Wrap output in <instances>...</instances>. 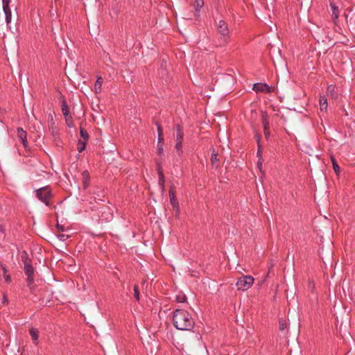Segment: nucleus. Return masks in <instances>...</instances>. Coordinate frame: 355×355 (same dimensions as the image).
<instances>
[{"instance_id": "c03bdc74", "label": "nucleus", "mask_w": 355, "mask_h": 355, "mask_svg": "<svg viewBox=\"0 0 355 355\" xmlns=\"http://www.w3.org/2000/svg\"><path fill=\"white\" fill-rule=\"evenodd\" d=\"M60 240L64 241L65 240V235L64 234H60L58 236Z\"/></svg>"}, {"instance_id": "a18cd8bd", "label": "nucleus", "mask_w": 355, "mask_h": 355, "mask_svg": "<svg viewBox=\"0 0 355 355\" xmlns=\"http://www.w3.org/2000/svg\"><path fill=\"white\" fill-rule=\"evenodd\" d=\"M331 87H332V86H331V85H330L329 87H328V89H329V90H332Z\"/></svg>"}, {"instance_id": "c85d7f7f", "label": "nucleus", "mask_w": 355, "mask_h": 355, "mask_svg": "<svg viewBox=\"0 0 355 355\" xmlns=\"http://www.w3.org/2000/svg\"><path fill=\"white\" fill-rule=\"evenodd\" d=\"M157 153L161 155L164 153V148H163V144H157Z\"/></svg>"}, {"instance_id": "58836bf2", "label": "nucleus", "mask_w": 355, "mask_h": 355, "mask_svg": "<svg viewBox=\"0 0 355 355\" xmlns=\"http://www.w3.org/2000/svg\"><path fill=\"white\" fill-rule=\"evenodd\" d=\"M279 328L281 330H284L285 328V324L284 323L283 320L279 322Z\"/></svg>"}, {"instance_id": "ea45409f", "label": "nucleus", "mask_w": 355, "mask_h": 355, "mask_svg": "<svg viewBox=\"0 0 355 355\" xmlns=\"http://www.w3.org/2000/svg\"><path fill=\"white\" fill-rule=\"evenodd\" d=\"M112 218V214L109 213L107 214V216L105 217V220H110Z\"/></svg>"}, {"instance_id": "2eb2a0df", "label": "nucleus", "mask_w": 355, "mask_h": 355, "mask_svg": "<svg viewBox=\"0 0 355 355\" xmlns=\"http://www.w3.org/2000/svg\"><path fill=\"white\" fill-rule=\"evenodd\" d=\"M103 83V79L101 77L97 78L94 85V90L96 93H100Z\"/></svg>"}, {"instance_id": "c9c22d12", "label": "nucleus", "mask_w": 355, "mask_h": 355, "mask_svg": "<svg viewBox=\"0 0 355 355\" xmlns=\"http://www.w3.org/2000/svg\"><path fill=\"white\" fill-rule=\"evenodd\" d=\"M261 166H262V159L261 158H259L257 162V167L259 168V169L260 171L261 170Z\"/></svg>"}, {"instance_id": "ddd939ff", "label": "nucleus", "mask_w": 355, "mask_h": 355, "mask_svg": "<svg viewBox=\"0 0 355 355\" xmlns=\"http://www.w3.org/2000/svg\"><path fill=\"white\" fill-rule=\"evenodd\" d=\"M157 170L159 173V185L161 189L163 190L164 188V175L163 172L161 170V167L159 165L157 166Z\"/></svg>"}, {"instance_id": "49530a36", "label": "nucleus", "mask_w": 355, "mask_h": 355, "mask_svg": "<svg viewBox=\"0 0 355 355\" xmlns=\"http://www.w3.org/2000/svg\"><path fill=\"white\" fill-rule=\"evenodd\" d=\"M331 87H332V86H331V85H330L329 87H328V89H329V90H332Z\"/></svg>"}, {"instance_id": "c756f323", "label": "nucleus", "mask_w": 355, "mask_h": 355, "mask_svg": "<svg viewBox=\"0 0 355 355\" xmlns=\"http://www.w3.org/2000/svg\"><path fill=\"white\" fill-rule=\"evenodd\" d=\"M134 295H135V297L136 298V300L137 301H139V291L137 286H136L134 287Z\"/></svg>"}, {"instance_id": "39448f33", "label": "nucleus", "mask_w": 355, "mask_h": 355, "mask_svg": "<svg viewBox=\"0 0 355 355\" xmlns=\"http://www.w3.org/2000/svg\"><path fill=\"white\" fill-rule=\"evenodd\" d=\"M36 196L46 206L49 205V199L51 198V190L48 187L40 188L36 190Z\"/></svg>"}, {"instance_id": "412c9836", "label": "nucleus", "mask_w": 355, "mask_h": 355, "mask_svg": "<svg viewBox=\"0 0 355 355\" xmlns=\"http://www.w3.org/2000/svg\"><path fill=\"white\" fill-rule=\"evenodd\" d=\"M10 0H2L3 12L11 10L10 8Z\"/></svg>"}, {"instance_id": "1a4fd4ad", "label": "nucleus", "mask_w": 355, "mask_h": 355, "mask_svg": "<svg viewBox=\"0 0 355 355\" xmlns=\"http://www.w3.org/2000/svg\"><path fill=\"white\" fill-rule=\"evenodd\" d=\"M253 89L256 92H266L270 93L271 92L270 87L266 83H255L253 86Z\"/></svg>"}, {"instance_id": "6e6552de", "label": "nucleus", "mask_w": 355, "mask_h": 355, "mask_svg": "<svg viewBox=\"0 0 355 355\" xmlns=\"http://www.w3.org/2000/svg\"><path fill=\"white\" fill-rule=\"evenodd\" d=\"M169 199L172 207L175 209L176 215H178L180 213L179 203L177 200L175 191L172 187L169 190Z\"/></svg>"}, {"instance_id": "aec40b11", "label": "nucleus", "mask_w": 355, "mask_h": 355, "mask_svg": "<svg viewBox=\"0 0 355 355\" xmlns=\"http://www.w3.org/2000/svg\"><path fill=\"white\" fill-rule=\"evenodd\" d=\"M94 196L95 200L102 201V198L104 197V193L103 190H98L94 192Z\"/></svg>"}, {"instance_id": "b1692460", "label": "nucleus", "mask_w": 355, "mask_h": 355, "mask_svg": "<svg viewBox=\"0 0 355 355\" xmlns=\"http://www.w3.org/2000/svg\"><path fill=\"white\" fill-rule=\"evenodd\" d=\"M320 108L321 110L327 109V100L324 97H320Z\"/></svg>"}, {"instance_id": "20e7f679", "label": "nucleus", "mask_w": 355, "mask_h": 355, "mask_svg": "<svg viewBox=\"0 0 355 355\" xmlns=\"http://www.w3.org/2000/svg\"><path fill=\"white\" fill-rule=\"evenodd\" d=\"M254 279L251 275H243L237 279L236 286L239 291H245L253 284Z\"/></svg>"}, {"instance_id": "f3484780", "label": "nucleus", "mask_w": 355, "mask_h": 355, "mask_svg": "<svg viewBox=\"0 0 355 355\" xmlns=\"http://www.w3.org/2000/svg\"><path fill=\"white\" fill-rule=\"evenodd\" d=\"M331 161L332 163V166H333L334 172L336 173V175H340V171H341L340 168L338 166V163L336 162V159L333 156L331 157Z\"/></svg>"}, {"instance_id": "e433bc0d", "label": "nucleus", "mask_w": 355, "mask_h": 355, "mask_svg": "<svg viewBox=\"0 0 355 355\" xmlns=\"http://www.w3.org/2000/svg\"><path fill=\"white\" fill-rule=\"evenodd\" d=\"M0 232L2 234H5L6 233L5 226L3 224H0Z\"/></svg>"}, {"instance_id": "cd10ccee", "label": "nucleus", "mask_w": 355, "mask_h": 355, "mask_svg": "<svg viewBox=\"0 0 355 355\" xmlns=\"http://www.w3.org/2000/svg\"><path fill=\"white\" fill-rule=\"evenodd\" d=\"M263 125L264 130H267L269 129V122H268L266 116L263 117Z\"/></svg>"}, {"instance_id": "dca6fc26", "label": "nucleus", "mask_w": 355, "mask_h": 355, "mask_svg": "<svg viewBox=\"0 0 355 355\" xmlns=\"http://www.w3.org/2000/svg\"><path fill=\"white\" fill-rule=\"evenodd\" d=\"M61 107L63 115L67 117L69 114V110L65 100L61 101Z\"/></svg>"}, {"instance_id": "423d86ee", "label": "nucleus", "mask_w": 355, "mask_h": 355, "mask_svg": "<svg viewBox=\"0 0 355 355\" xmlns=\"http://www.w3.org/2000/svg\"><path fill=\"white\" fill-rule=\"evenodd\" d=\"M177 132L175 137V150L178 156H182L183 154L182 149V141H183V130L180 125H178L177 127Z\"/></svg>"}, {"instance_id": "37998d69", "label": "nucleus", "mask_w": 355, "mask_h": 355, "mask_svg": "<svg viewBox=\"0 0 355 355\" xmlns=\"http://www.w3.org/2000/svg\"><path fill=\"white\" fill-rule=\"evenodd\" d=\"M157 132H158V135H159V133H162L161 126L159 124H157Z\"/></svg>"}, {"instance_id": "4468645a", "label": "nucleus", "mask_w": 355, "mask_h": 355, "mask_svg": "<svg viewBox=\"0 0 355 355\" xmlns=\"http://www.w3.org/2000/svg\"><path fill=\"white\" fill-rule=\"evenodd\" d=\"M89 173L87 171H84L82 173V179L83 182V186L85 188H87L89 186Z\"/></svg>"}, {"instance_id": "79ce46f5", "label": "nucleus", "mask_w": 355, "mask_h": 355, "mask_svg": "<svg viewBox=\"0 0 355 355\" xmlns=\"http://www.w3.org/2000/svg\"><path fill=\"white\" fill-rule=\"evenodd\" d=\"M264 134L266 138H268L270 137V132L269 129L267 130H264Z\"/></svg>"}, {"instance_id": "5701e85b", "label": "nucleus", "mask_w": 355, "mask_h": 355, "mask_svg": "<svg viewBox=\"0 0 355 355\" xmlns=\"http://www.w3.org/2000/svg\"><path fill=\"white\" fill-rule=\"evenodd\" d=\"M80 137L83 139V141H87L89 139V135L87 134V131L82 128H80Z\"/></svg>"}, {"instance_id": "a211bd4d", "label": "nucleus", "mask_w": 355, "mask_h": 355, "mask_svg": "<svg viewBox=\"0 0 355 355\" xmlns=\"http://www.w3.org/2000/svg\"><path fill=\"white\" fill-rule=\"evenodd\" d=\"M1 267L3 270L2 275H3V278L5 279L6 282H7L8 283H10L11 282V277H10V275L7 273L8 270H7L6 267L3 264L1 265Z\"/></svg>"}, {"instance_id": "0eeeda50", "label": "nucleus", "mask_w": 355, "mask_h": 355, "mask_svg": "<svg viewBox=\"0 0 355 355\" xmlns=\"http://www.w3.org/2000/svg\"><path fill=\"white\" fill-rule=\"evenodd\" d=\"M21 259L24 264V272L27 276L34 275V268L31 263V260L28 258V254L26 251H24L21 255Z\"/></svg>"}, {"instance_id": "4be33fe9", "label": "nucleus", "mask_w": 355, "mask_h": 355, "mask_svg": "<svg viewBox=\"0 0 355 355\" xmlns=\"http://www.w3.org/2000/svg\"><path fill=\"white\" fill-rule=\"evenodd\" d=\"M86 141H82L81 139L78 140V150L79 153L83 152L85 149Z\"/></svg>"}, {"instance_id": "f03ea898", "label": "nucleus", "mask_w": 355, "mask_h": 355, "mask_svg": "<svg viewBox=\"0 0 355 355\" xmlns=\"http://www.w3.org/2000/svg\"><path fill=\"white\" fill-rule=\"evenodd\" d=\"M311 31L313 37L318 42H326L329 38L328 30L326 28L315 26L311 29Z\"/></svg>"}, {"instance_id": "6ab92c4d", "label": "nucleus", "mask_w": 355, "mask_h": 355, "mask_svg": "<svg viewBox=\"0 0 355 355\" xmlns=\"http://www.w3.org/2000/svg\"><path fill=\"white\" fill-rule=\"evenodd\" d=\"M204 6V1L203 0H196L193 4L195 10L196 12H198Z\"/></svg>"}, {"instance_id": "9b49d317", "label": "nucleus", "mask_w": 355, "mask_h": 355, "mask_svg": "<svg viewBox=\"0 0 355 355\" xmlns=\"http://www.w3.org/2000/svg\"><path fill=\"white\" fill-rule=\"evenodd\" d=\"M330 7H331V9L332 10V15H331L332 20L334 21V22L335 24H336L337 23V20H338V17H339V10H338V8L333 2L330 3Z\"/></svg>"}, {"instance_id": "a19ab883", "label": "nucleus", "mask_w": 355, "mask_h": 355, "mask_svg": "<svg viewBox=\"0 0 355 355\" xmlns=\"http://www.w3.org/2000/svg\"><path fill=\"white\" fill-rule=\"evenodd\" d=\"M257 155L259 157V158L261 159V150L260 148H259V149L257 150Z\"/></svg>"}, {"instance_id": "bb28decb", "label": "nucleus", "mask_w": 355, "mask_h": 355, "mask_svg": "<svg viewBox=\"0 0 355 355\" xmlns=\"http://www.w3.org/2000/svg\"><path fill=\"white\" fill-rule=\"evenodd\" d=\"M218 161V153L213 152L211 156V162L212 164H215Z\"/></svg>"}, {"instance_id": "393cba45", "label": "nucleus", "mask_w": 355, "mask_h": 355, "mask_svg": "<svg viewBox=\"0 0 355 355\" xmlns=\"http://www.w3.org/2000/svg\"><path fill=\"white\" fill-rule=\"evenodd\" d=\"M51 134L53 138L54 141H58L59 140L58 132L55 128H53L51 130Z\"/></svg>"}, {"instance_id": "2f4dec72", "label": "nucleus", "mask_w": 355, "mask_h": 355, "mask_svg": "<svg viewBox=\"0 0 355 355\" xmlns=\"http://www.w3.org/2000/svg\"><path fill=\"white\" fill-rule=\"evenodd\" d=\"M27 283H28V285H31L34 282V277L33 275H31V276H27Z\"/></svg>"}, {"instance_id": "a878e982", "label": "nucleus", "mask_w": 355, "mask_h": 355, "mask_svg": "<svg viewBox=\"0 0 355 355\" xmlns=\"http://www.w3.org/2000/svg\"><path fill=\"white\" fill-rule=\"evenodd\" d=\"M5 17H6V21L8 24L11 22L12 20V13L10 11H7L6 12H4Z\"/></svg>"}, {"instance_id": "f704fd0d", "label": "nucleus", "mask_w": 355, "mask_h": 355, "mask_svg": "<svg viewBox=\"0 0 355 355\" xmlns=\"http://www.w3.org/2000/svg\"><path fill=\"white\" fill-rule=\"evenodd\" d=\"M8 302V300L6 295H3L2 300H1V303L5 304H7Z\"/></svg>"}, {"instance_id": "7ed1b4c3", "label": "nucleus", "mask_w": 355, "mask_h": 355, "mask_svg": "<svg viewBox=\"0 0 355 355\" xmlns=\"http://www.w3.org/2000/svg\"><path fill=\"white\" fill-rule=\"evenodd\" d=\"M217 31L220 36V45L226 44L230 37V31L227 23L223 20H220L217 24Z\"/></svg>"}, {"instance_id": "7c9ffc66", "label": "nucleus", "mask_w": 355, "mask_h": 355, "mask_svg": "<svg viewBox=\"0 0 355 355\" xmlns=\"http://www.w3.org/2000/svg\"><path fill=\"white\" fill-rule=\"evenodd\" d=\"M65 119H66V123H67V125L69 127H73V125L71 117L68 116L65 117Z\"/></svg>"}, {"instance_id": "9d476101", "label": "nucleus", "mask_w": 355, "mask_h": 355, "mask_svg": "<svg viewBox=\"0 0 355 355\" xmlns=\"http://www.w3.org/2000/svg\"><path fill=\"white\" fill-rule=\"evenodd\" d=\"M17 137L21 140L23 146L26 148L28 146L27 134L22 128H18L17 130Z\"/></svg>"}, {"instance_id": "72a5a7b5", "label": "nucleus", "mask_w": 355, "mask_h": 355, "mask_svg": "<svg viewBox=\"0 0 355 355\" xmlns=\"http://www.w3.org/2000/svg\"><path fill=\"white\" fill-rule=\"evenodd\" d=\"M177 300L179 302H183L186 300V297L185 295H183L182 297H177Z\"/></svg>"}, {"instance_id": "f8f14e48", "label": "nucleus", "mask_w": 355, "mask_h": 355, "mask_svg": "<svg viewBox=\"0 0 355 355\" xmlns=\"http://www.w3.org/2000/svg\"><path fill=\"white\" fill-rule=\"evenodd\" d=\"M29 334L31 336L33 343L37 345L39 343L38 342V337H39L38 330L34 327H31L29 329Z\"/></svg>"}, {"instance_id": "473e14b6", "label": "nucleus", "mask_w": 355, "mask_h": 355, "mask_svg": "<svg viewBox=\"0 0 355 355\" xmlns=\"http://www.w3.org/2000/svg\"><path fill=\"white\" fill-rule=\"evenodd\" d=\"M163 141H164V137H163V135H162V133H159V135H158V142L157 144H163Z\"/></svg>"}, {"instance_id": "f257e3e1", "label": "nucleus", "mask_w": 355, "mask_h": 355, "mask_svg": "<svg viewBox=\"0 0 355 355\" xmlns=\"http://www.w3.org/2000/svg\"><path fill=\"white\" fill-rule=\"evenodd\" d=\"M173 322L174 327L181 331H191L195 324L191 315L184 309H176L173 312Z\"/></svg>"}, {"instance_id": "4c0bfd02", "label": "nucleus", "mask_w": 355, "mask_h": 355, "mask_svg": "<svg viewBox=\"0 0 355 355\" xmlns=\"http://www.w3.org/2000/svg\"><path fill=\"white\" fill-rule=\"evenodd\" d=\"M349 297L351 301L355 304V293H351Z\"/></svg>"}]
</instances>
